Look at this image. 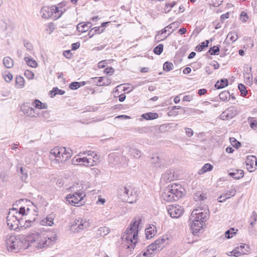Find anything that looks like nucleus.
Wrapping results in <instances>:
<instances>
[{
	"label": "nucleus",
	"instance_id": "obj_50",
	"mask_svg": "<svg viewBox=\"0 0 257 257\" xmlns=\"http://www.w3.org/2000/svg\"><path fill=\"white\" fill-rule=\"evenodd\" d=\"M176 5V2H173L172 3L166 4L164 10L166 13H169L175 5Z\"/></svg>",
	"mask_w": 257,
	"mask_h": 257
},
{
	"label": "nucleus",
	"instance_id": "obj_27",
	"mask_svg": "<svg viewBox=\"0 0 257 257\" xmlns=\"http://www.w3.org/2000/svg\"><path fill=\"white\" fill-rule=\"evenodd\" d=\"M229 175L235 179H239L243 177L244 173L242 170H233V172H229Z\"/></svg>",
	"mask_w": 257,
	"mask_h": 257
},
{
	"label": "nucleus",
	"instance_id": "obj_18",
	"mask_svg": "<svg viewBox=\"0 0 257 257\" xmlns=\"http://www.w3.org/2000/svg\"><path fill=\"white\" fill-rule=\"evenodd\" d=\"M87 161V157L83 156V155H82V157H80L78 154L72 160V163L73 165L79 164L80 165L88 166Z\"/></svg>",
	"mask_w": 257,
	"mask_h": 257
},
{
	"label": "nucleus",
	"instance_id": "obj_20",
	"mask_svg": "<svg viewBox=\"0 0 257 257\" xmlns=\"http://www.w3.org/2000/svg\"><path fill=\"white\" fill-rule=\"evenodd\" d=\"M175 178L174 172L171 171H167L161 177V181L165 183L170 182L174 180Z\"/></svg>",
	"mask_w": 257,
	"mask_h": 257
},
{
	"label": "nucleus",
	"instance_id": "obj_13",
	"mask_svg": "<svg viewBox=\"0 0 257 257\" xmlns=\"http://www.w3.org/2000/svg\"><path fill=\"white\" fill-rule=\"evenodd\" d=\"M52 19L57 20L59 19L66 9L61 4H58L57 6H53L51 7Z\"/></svg>",
	"mask_w": 257,
	"mask_h": 257
},
{
	"label": "nucleus",
	"instance_id": "obj_21",
	"mask_svg": "<svg viewBox=\"0 0 257 257\" xmlns=\"http://www.w3.org/2000/svg\"><path fill=\"white\" fill-rule=\"evenodd\" d=\"M41 14L44 19H52L51 7H43L41 10Z\"/></svg>",
	"mask_w": 257,
	"mask_h": 257
},
{
	"label": "nucleus",
	"instance_id": "obj_19",
	"mask_svg": "<svg viewBox=\"0 0 257 257\" xmlns=\"http://www.w3.org/2000/svg\"><path fill=\"white\" fill-rule=\"evenodd\" d=\"M189 224L192 231V233L194 234L199 232V231L202 228L203 226V223H200L199 221V222L197 221H189Z\"/></svg>",
	"mask_w": 257,
	"mask_h": 257
},
{
	"label": "nucleus",
	"instance_id": "obj_54",
	"mask_svg": "<svg viewBox=\"0 0 257 257\" xmlns=\"http://www.w3.org/2000/svg\"><path fill=\"white\" fill-rule=\"evenodd\" d=\"M163 50V45L159 44L157 46H156L154 49V52L156 54L160 55L162 53Z\"/></svg>",
	"mask_w": 257,
	"mask_h": 257
},
{
	"label": "nucleus",
	"instance_id": "obj_58",
	"mask_svg": "<svg viewBox=\"0 0 257 257\" xmlns=\"http://www.w3.org/2000/svg\"><path fill=\"white\" fill-rule=\"evenodd\" d=\"M234 228H230L225 232V237L227 238H230L233 237V235L235 234L234 231Z\"/></svg>",
	"mask_w": 257,
	"mask_h": 257
},
{
	"label": "nucleus",
	"instance_id": "obj_8",
	"mask_svg": "<svg viewBox=\"0 0 257 257\" xmlns=\"http://www.w3.org/2000/svg\"><path fill=\"white\" fill-rule=\"evenodd\" d=\"M86 155L87 157L88 166H94L99 163V156L93 151H87L83 152H80L78 156L82 157V155Z\"/></svg>",
	"mask_w": 257,
	"mask_h": 257
},
{
	"label": "nucleus",
	"instance_id": "obj_14",
	"mask_svg": "<svg viewBox=\"0 0 257 257\" xmlns=\"http://www.w3.org/2000/svg\"><path fill=\"white\" fill-rule=\"evenodd\" d=\"M238 113L234 106H230L223 111L220 115L221 119H229L234 117Z\"/></svg>",
	"mask_w": 257,
	"mask_h": 257
},
{
	"label": "nucleus",
	"instance_id": "obj_11",
	"mask_svg": "<svg viewBox=\"0 0 257 257\" xmlns=\"http://www.w3.org/2000/svg\"><path fill=\"white\" fill-rule=\"evenodd\" d=\"M151 162L155 167L158 168H164L167 165V163L164 158L157 154L154 155L151 158Z\"/></svg>",
	"mask_w": 257,
	"mask_h": 257
},
{
	"label": "nucleus",
	"instance_id": "obj_23",
	"mask_svg": "<svg viewBox=\"0 0 257 257\" xmlns=\"http://www.w3.org/2000/svg\"><path fill=\"white\" fill-rule=\"evenodd\" d=\"M180 23L178 22H174L166 26L165 28L161 30V34H165L167 31L169 32V29H172L171 32L168 34V36L170 35L174 30H175L179 26Z\"/></svg>",
	"mask_w": 257,
	"mask_h": 257
},
{
	"label": "nucleus",
	"instance_id": "obj_56",
	"mask_svg": "<svg viewBox=\"0 0 257 257\" xmlns=\"http://www.w3.org/2000/svg\"><path fill=\"white\" fill-rule=\"evenodd\" d=\"M250 225H253L257 221V214L253 211L250 218Z\"/></svg>",
	"mask_w": 257,
	"mask_h": 257
},
{
	"label": "nucleus",
	"instance_id": "obj_39",
	"mask_svg": "<svg viewBox=\"0 0 257 257\" xmlns=\"http://www.w3.org/2000/svg\"><path fill=\"white\" fill-rule=\"evenodd\" d=\"M25 60L26 61L27 64L32 67L35 68L37 66V62L31 57H25Z\"/></svg>",
	"mask_w": 257,
	"mask_h": 257
},
{
	"label": "nucleus",
	"instance_id": "obj_49",
	"mask_svg": "<svg viewBox=\"0 0 257 257\" xmlns=\"http://www.w3.org/2000/svg\"><path fill=\"white\" fill-rule=\"evenodd\" d=\"M230 142L231 145L236 149L239 148L241 146V143L237 141L234 138H230Z\"/></svg>",
	"mask_w": 257,
	"mask_h": 257
},
{
	"label": "nucleus",
	"instance_id": "obj_17",
	"mask_svg": "<svg viewBox=\"0 0 257 257\" xmlns=\"http://www.w3.org/2000/svg\"><path fill=\"white\" fill-rule=\"evenodd\" d=\"M236 189L234 186H232L230 189L225 194H223L219 196L218 198V201L222 202L226 199L234 196L236 194Z\"/></svg>",
	"mask_w": 257,
	"mask_h": 257
},
{
	"label": "nucleus",
	"instance_id": "obj_48",
	"mask_svg": "<svg viewBox=\"0 0 257 257\" xmlns=\"http://www.w3.org/2000/svg\"><path fill=\"white\" fill-rule=\"evenodd\" d=\"M219 52V48L217 46H214L213 47L210 48L208 51V53L212 55H217Z\"/></svg>",
	"mask_w": 257,
	"mask_h": 257
},
{
	"label": "nucleus",
	"instance_id": "obj_30",
	"mask_svg": "<svg viewBox=\"0 0 257 257\" xmlns=\"http://www.w3.org/2000/svg\"><path fill=\"white\" fill-rule=\"evenodd\" d=\"M142 117L146 120H151L158 117V114L155 112H148L142 115Z\"/></svg>",
	"mask_w": 257,
	"mask_h": 257
},
{
	"label": "nucleus",
	"instance_id": "obj_15",
	"mask_svg": "<svg viewBox=\"0 0 257 257\" xmlns=\"http://www.w3.org/2000/svg\"><path fill=\"white\" fill-rule=\"evenodd\" d=\"M245 163L247 169L250 172H252L256 169L257 159L254 156H248L246 157Z\"/></svg>",
	"mask_w": 257,
	"mask_h": 257
},
{
	"label": "nucleus",
	"instance_id": "obj_44",
	"mask_svg": "<svg viewBox=\"0 0 257 257\" xmlns=\"http://www.w3.org/2000/svg\"><path fill=\"white\" fill-rule=\"evenodd\" d=\"M230 93L227 91L221 92L219 95V98L222 101H226L230 97Z\"/></svg>",
	"mask_w": 257,
	"mask_h": 257
},
{
	"label": "nucleus",
	"instance_id": "obj_46",
	"mask_svg": "<svg viewBox=\"0 0 257 257\" xmlns=\"http://www.w3.org/2000/svg\"><path fill=\"white\" fill-rule=\"evenodd\" d=\"M208 44H209L208 40H206L204 42H202L201 43V44L198 45L196 47V50L198 52H200V51H202L204 48L208 47Z\"/></svg>",
	"mask_w": 257,
	"mask_h": 257
},
{
	"label": "nucleus",
	"instance_id": "obj_28",
	"mask_svg": "<svg viewBox=\"0 0 257 257\" xmlns=\"http://www.w3.org/2000/svg\"><path fill=\"white\" fill-rule=\"evenodd\" d=\"M156 227L155 226H149L145 230L146 236L147 239L152 238L155 234L156 230H155Z\"/></svg>",
	"mask_w": 257,
	"mask_h": 257
},
{
	"label": "nucleus",
	"instance_id": "obj_22",
	"mask_svg": "<svg viewBox=\"0 0 257 257\" xmlns=\"http://www.w3.org/2000/svg\"><path fill=\"white\" fill-rule=\"evenodd\" d=\"M92 26L90 22H82L77 26V30L78 32L84 33L87 31Z\"/></svg>",
	"mask_w": 257,
	"mask_h": 257
},
{
	"label": "nucleus",
	"instance_id": "obj_12",
	"mask_svg": "<svg viewBox=\"0 0 257 257\" xmlns=\"http://www.w3.org/2000/svg\"><path fill=\"white\" fill-rule=\"evenodd\" d=\"M184 212L182 207L179 205H171L168 209V212L172 218H178L181 216Z\"/></svg>",
	"mask_w": 257,
	"mask_h": 257
},
{
	"label": "nucleus",
	"instance_id": "obj_62",
	"mask_svg": "<svg viewBox=\"0 0 257 257\" xmlns=\"http://www.w3.org/2000/svg\"><path fill=\"white\" fill-rule=\"evenodd\" d=\"M248 17L246 14V13L244 12H242L240 14V20L243 22H245L247 21Z\"/></svg>",
	"mask_w": 257,
	"mask_h": 257
},
{
	"label": "nucleus",
	"instance_id": "obj_43",
	"mask_svg": "<svg viewBox=\"0 0 257 257\" xmlns=\"http://www.w3.org/2000/svg\"><path fill=\"white\" fill-rule=\"evenodd\" d=\"M51 94V97L55 96L57 94L63 95L65 93V91L61 89H59L57 87L53 88V90L50 91Z\"/></svg>",
	"mask_w": 257,
	"mask_h": 257
},
{
	"label": "nucleus",
	"instance_id": "obj_4",
	"mask_svg": "<svg viewBox=\"0 0 257 257\" xmlns=\"http://www.w3.org/2000/svg\"><path fill=\"white\" fill-rule=\"evenodd\" d=\"M139 222L134 221L131 223L125 231V239L128 241L129 245L128 248L134 249L137 242L138 234L139 231Z\"/></svg>",
	"mask_w": 257,
	"mask_h": 257
},
{
	"label": "nucleus",
	"instance_id": "obj_32",
	"mask_svg": "<svg viewBox=\"0 0 257 257\" xmlns=\"http://www.w3.org/2000/svg\"><path fill=\"white\" fill-rule=\"evenodd\" d=\"M213 166L210 164H205L202 168L199 170L198 174L201 175L206 173L207 171H210L213 169Z\"/></svg>",
	"mask_w": 257,
	"mask_h": 257
},
{
	"label": "nucleus",
	"instance_id": "obj_25",
	"mask_svg": "<svg viewBox=\"0 0 257 257\" xmlns=\"http://www.w3.org/2000/svg\"><path fill=\"white\" fill-rule=\"evenodd\" d=\"M54 215L51 214L48 215L45 219L42 220L40 223L42 225L52 226L53 224Z\"/></svg>",
	"mask_w": 257,
	"mask_h": 257
},
{
	"label": "nucleus",
	"instance_id": "obj_61",
	"mask_svg": "<svg viewBox=\"0 0 257 257\" xmlns=\"http://www.w3.org/2000/svg\"><path fill=\"white\" fill-rule=\"evenodd\" d=\"M24 45L26 49L29 51H32L33 49V46L32 44L26 40L24 41Z\"/></svg>",
	"mask_w": 257,
	"mask_h": 257
},
{
	"label": "nucleus",
	"instance_id": "obj_51",
	"mask_svg": "<svg viewBox=\"0 0 257 257\" xmlns=\"http://www.w3.org/2000/svg\"><path fill=\"white\" fill-rule=\"evenodd\" d=\"M163 34H161V31H159L158 32V34L155 36V40L156 42H159L163 40H165L167 36H163L162 35Z\"/></svg>",
	"mask_w": 257,
	"mask_h": 257
},
{
	"label": "nucleus",
	"instance_id": "obj_7",
	"mask_svg": "<svg viewBox=\"0 0 257 257\" xmlns=\"http://www.w3.org/2000/svg\"><path fill=\"white\" fill-rule=\"evenodd\" d=\"M208 216L207 212H203L202 209H195L194 210L190 217L189 221L200 222L203 223L206 221Z\"/></svg>",
	"mask_w": 257,
	"mask_h": 257
},
{
	"label": "nucleus",
	"instance_id": "obj_52",
	"mask_svg": "<svg viewBox=\"0 0 257 257\" xmlns=\"http://www.w3.org/2000/svg\"><path fill=\"white\" fill-rule=\"evenodd\" d=\"M163 34H161V31H159L158 32V34L155 36V40L156 42H159L163 40H165L167 36H163L162 35Z\"/></svg>",
	"mask_w": 257,
	"mask_h": 257
},
{
	"label": "nucleus",
	"instance_id": "obj_3",
	"mask_svg": "<svg viewBox=\"0 0 257 257\" xmlns=\"http://www.w3.org/2000/svg\"><path fill=\"white\" fill-rule=\"evenodd\" d=\"M184 189L179 183H173L169 185L162 194L163 200L167 202L177 201L183 195Z\"/></svg>",
	"mask_w": 257,
	"mask_h": 257
},
{
	"label": "nucleus",
	"instance_id": "obj_55",
	"mask_svg": "<svg viewBox=\"0 0 257 257\" xmlns=\"http://www.w3.org/2000/svg\"><path fill=\"white\" fill-rule=\"evenodd\" d=\"M166 239H168V238H159L155 241L156 243V245H157V246L158 247H159V248H162V246L166 241Z\"/></svg>",
	"mask_w": 257,
	"mask_h": 257
},
{
	"label": "nucleus",
	"instance_id": "obj_59",
	"mask_svg": "<svg viewBox=\"0 0 257 257\" xmlns=\"http://www.w3.org/2000/svg\"><path fill=\"white\" fill-rule=\"evenodd\" d=\"M25 76L29 79H33L34 77V73L28 70H27L25 72Z\"/></svg>",
	"mask_w": 257,
	"mask_h": 257
},
{
	"label": "nucleus",
	"instance_id": "obj_6",
	"mask_svg": "<svg viewBox=\"0 0 257 257\" xmlns=\"http://www.w3.org/2000/svg\"><path fill=\"white\" fill-rule=\"evenodd\" d=\"M85 196L84 192L82 191L75 192L74 193L68 194L66 196L67 201L68 203L75 206H80L83 205V198Z\"/></svg>",
	"mask_w": 257,
	"mask_h": 257
},
{
	"label": "nucleus",
	"instance_id": "obj_1",
	"mask_svg": "<svg viewBox=\"0 0 257 257\" xmlns=\"http://www.w3.org/2000/svg\"><path fill=\"white\" fill-rule=\"evenodd\" d=\"M27 239L32 245L39 249L53 245L57 239V235H50L45 232L33 231L27 235Z\"/></svg>",
	"mask_w": 257,
	"mask_h": 257
},
{
	"label": "nucleus",
	"instance_id": "obj_16",
	"mask_svg": "<svg viewBox=\"0 0 257 257\" xmlns=\"http://www.w3.org/2000/svg\"><path fill=\"white\" fill-rule=\"evenodd\" d=\"M21 109L25 114L29 117H34L36 116L35 110L33 108L30 107L27 103L23 104L21 106Z\"/></svg>",
	"mask_w": 257,
	"mask_h": 257
},
{
	"label": "nucleus",
	"instance_id": "obj_38",
	"mask_svg": "<svg viewBox=\"0 0 257 257\" xmlns=\"http://www.w3.org/2000/svg\"><path fill=\"white\" fill-rule=\"evenodd\" d=\"M248 121L250 123V127L254 130H257V118L249 117Z\"/></svg>",
	"mask_w": 257,
	"mask_h": 257
},
{
	"label": "nucleus",
	"instance_id": "obj_40",
	"mask_svg": "<svg viewBox=\"0 0 257 257\" xmlns=\"http://www.w3.org/2000/svg\"><path fill=\"white\" fill-rule=\"evenodd\" d=\"M108 23L109 22L102 23L101 24V26L100 27H95L92 28V29L94 31V32H95V33L96 34H100V33H102L104 31V29H102L101 28H103V27H105Z\"/></svg>",
	"mask_w": 257,
	"mask_h": 257
},
{
	"label": "nucleus",
	"instance_id": "obj_41",
	"mask_svg": "<svg viewBox=\"0 0 257 257\" xmlns=\"http://www.w3.org/2000/svg\"><path fill=\"white\" fill-rule=\"evenodd\" d=\"M24 79L23 77L18 76L16 78V84L18 88H22L24 86Z\"/></svg>",
	"mask_w": 257,
	"mask_h": 257
},
{
	"label": "nucleus",
	"instance_id": "obj_2",
	"mask_svg": "<svg viewBox=\"0 0 257 257\" xmlns=\"http://www.w3.org/2000/svg\"><path fill=\"white\" fill-rule=\"evenodd\" d=\"M72 155L71 150L57 147L51 150L49 157L52 166L62 168L64 167L65 163L71 158Z\"/></svg>",
	"mask_w": 257,
	"mask_h": 257
},
{
	"label": "nucleus",
	"instance_id": "obj_33",
	"mask_svg": "<svg viewBox=\"0 0 257 257\" xmlns=\"http://www.w3.org/2000/svg\"><path fill=\"white\" fill-rule=\"evenodd\" d=\"M228 85V80L226 79H222L220 81H218L215 84V87L217 89H220L225 87Z\"/></svg>",
	"mask_w": 257,
	"mask_h": 257
},
{
	"label": "nucleus",
	"instance_id": "obj_36",
	"mask_svg": "<svg viewBox=\"0 0 257 257\" xmlns=\"http://www.w3.org/2000/svg\"><path fill=\"white\" fill-rule=\"evenodd\" d=\"M109 232V228L106 226L100 227L97 230V234L100 236L106 235L108 234Z\"/></svg>",
	"mask_w": 257,
	"mask_h": 257
},
{
	"label": "nucleus",
	"instance_id": "obj_64",
	"mask_svg": "<svg viewBox=\"0 0 257 257\" xmlns=\"http://www.w3.org/2000/svg\"><path fill=\"white\" fill-rule=\"evenodd\" d=\"M20 171L22 175L21 179L22 180L25 181L28 177V174L26 172H24L23 167L20 168Z\"/></svg>",
	"mask_w": 257,
	"mask_h": 257
},
{
	"label": "nucleus",
	"instance_id": "obj_42",
	"mask_svg": "<svg viewBox=\"0 0 257 257\" xmlns=\"http://www.w3.org/2000/svg\"><path fill=\"white\" fill-rule=\"evenodd\" d=\"M130 153L131 155L136 159L140 158L142 156L141 151L137 149H131L130 150Z\"/></svg>",
	"mask_w": 257,
	"mask_h": 257
},
{
	"label": "nucleus",
	"instance_id": "obj_63",
	"mask_svg": "<svg viewBox=\"0 0 257 257\" xmlns=\"http://www.w3.org/2000/svg\"><path fill=\"white\" fill-rule=\"evenodd\" d=\"M64 56H65L66 58L71 59L72 56V54L71 53L70 50H67L63 52V53Z\"/></svg>",
	"mask_w": 257,
	"mask_h": 257
},
{
	"label": "nucleus",
	"instance_id": "obj_34",
	"mask_svg": "<svg viewBox=\"0 0 257 257\" xmlns=\"http://www.w3.org/2000/svg\"><path fill=\"white\" fill-rule=\"evenodd\" d=\"M30 211L31 210L29 208H27V210H26L25 207H21L19 209V212L16 211L15 214L17 215L18 216L20 215L28 216L29 215H30Z\"/></svg>",
	"mask_w": 257,
	"mask_h": 257
},
{
	"label": "nucleus",
	"instance_id": "obj_35",
	"mask_svg": "<svg viewBox=\"0 0 257 257\" xmlns=\"http://www.w3.org/2000/svg\"><path fill=\"white\" fill-rule=\"evenodd\" d=\"M3 64L7 68H11L14 65L13 60L9 57H6L4 58Z\"/></svg>",
	"mask_w": 257,
	"mask_h": 257
},
{
	"label": "nucleus",
	"instance_id": "obj_9",
	"mask_svg": "<svg viewBox=\"0 0 257 257\" xmlns=\"http://www.w3.org/2000/svg\"><path fill=\"white\" fill-rule=\"evenodd\" d=\"M21 220L22 219H19L18 216L12 211L9 213L7 217V225L12 230H16L18 228Z\"/></svg>",
	"mask_w": 257,
	"mask_h": 257
},
{
	"label": "nucleus",
	"instance_id": "obj_37",
	"mask_svg": "<svg viewBox=\"0 0 257 257\" xmlns=\"http://www.w3.org/2000/svg\"><path fill=\"white\" fill-rule=\"evenodd\" d=\"M249 252V250L248 249L245 250H241V251L240 250L239 248L236 247L231 252L232 253H233V255L235 256H238L240 254H245L248 253Z\"/></svg>",
	"mask_w": 257,
	"mask_h": 257
},
{
	"label": "nucleus",
	"instance_id": "obj_47",
	"mask_svg": "<svg viewBox=\"0 0 257 257\" xmlns=\"http://www.w3.org/2000/svg\"><path fill=\"white\" fill-rule=\"evenodd\" d=\"M174 65L172 63L166 62L163 65V69L165 71H170L173 69Z\"/></svg>",
	"mask_w": 257,
	"mask_h": 257
},
{
	"label": "nucleus",
	"instance_id": "obj_57",
	"mask_svg": "<svg viewBox=\"0 0 257 257\" xmlns=\"http://www.w3.org/2000/svg\"><path fill=\"white\" fill-rule=\"evenodd\" d=\"M34 211L35 213L34 214V216L32 218H29V217H27L26 218V222H34L36 219V217L38 215V209L36 208V209H34Z\"/></svg>",
	"mask_w": 257,
	"mask_h": 257
},
{
	"label": "nucleus",
	"instance_id": "obj_45",
	"mask_svg": "<svg viewBox=\"0 0 257 257\" xmlns=\"http://www.w3.org/2000/svg\"><path fill=\"white\" fill-rule=\"evenodd\" d=\"M237 33L235 31H232L229 33L227 36V39H229L232 42L235 41L237 39Z\"/></svg>",
	"mask_w": 257,
	"mask_h": 257
},
{
	"label": "nucleus",
	"instance_id": "obj_31",
	"mask_svg": "<svg viewBox=\"0 0 257 257\" xmlns=\"http://www.w3.org/2000/svg\"><path fill=\"white\" fill-rule=\"evenodd\" d=\"M33 105L38 109H46L47 108L46 103H43L38 99H35L33 102Z\"/></svg>",
	"mask_w": 257,
	"mask_h": 257
},
{
	"label": "nucleus",
	"instance_id": "obj_53",
	"mask_svg": "<svg viewBox=\"0 0 257 257\" xmlns=\"http://www.w3.org/2000/svg\"><path fill=\"white\" fill-rule=\"evenodd\" d=\"M238 89L241 92V94L243 96H246L247 94V91L246 90V87L244 85L242 84H239L238 86Z\"/></svg>",
	"mask_w": 257,
	"mask_h": 257
},
{
	"label": "nucleus",
	"instance_id": "obj_24",
	"mask_svg": "<svg viewBox=\"0 0 257 257\" xmlns=\"http://www.w3.org/2000/svg\"><path fill=\"white\" fill-rule=\"evenodd\" d=\"M159 249V247L156 245V243L154 242L148 246L147 250L143 253V255L151 257L153 252Z\"/></svg>",
	"mask_w": 257,
	"mask_h": 257
},
{
	"label": "nucleus",
	"instance_id": "obj_60",
	"mask_svg": "<svg viewBox=\"0 0 257 257\" xmlns=\"http://www.w3.org/2000/svg\"><path fill=\"white\" fill-rule=\"evenodd\" d=\"M69 87L72 90H75L80 87V84L78 82H73L69 84Z\"/></svg>",
	"mask_w": 257,
	"mask_h": 257
},
{
	"label": "nucleus",
	"instance_id": "obj_29",
	"mask_svg": "<svg viewBox=\"0 0 257 257\" xmlns=\"http://www.w3.org/2000/svg\"><path fill=\"white\" fill-rule=\"evenodd\" d=\"M110 83V79L104 77H100L98 79L96 84L98 86H106L109 85Z\"/></svg>",
	"mask_w": 257,
	"mask_h": 257
},
{
	"label": "nucleus",
	"instance_id": "obj_5",
	"mask_svg": "<svg viewBox=\"0 0 257 257\" xmlns=\"http://www.w3.org/2000/svg\"><path fill=\"white\" fill-rule=\"evenodd\" d=\"M119 198L123 201L134 203L137 200V192L131 188L122 187L118 191Z\"/></svg>",
	"mask_w": 257,
	"mask_h": 257
},
{
	"label": "nucleus",
	"instance_id": "obj_10",
	"mask_svg": "<svg viewBox=\"0 0 257 257\" xmlns=\"http://www.w3.org/2000/svg\"><path fill=\"white\" fill-rule=\"evenodd\" d=\"M6 244L8 249L11 251L16 250L22 246L20 238H17L15 236H11L7 240Z\"/></svg>",
	"mask_w": 257,
	"mask_h": 257
},
{
	"label": "nucleus",
	"instance_id": "obj_26",
	"mask_svg": "<svg viewBox=\"0 0 257 257\" xmlns=\"http://www.w3.org/2000/svg\"><path fill=\"white\" fill-rule=\"evenodd\" d=\"M75 225H78L77 227L79 230H83L88 227L90 226V223L86 219H81L80 221L79 220L75 222Z\"/></svg>",
	"mask_w": 257,
	"mask_h": 257
}]
</instances>
